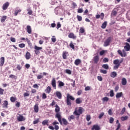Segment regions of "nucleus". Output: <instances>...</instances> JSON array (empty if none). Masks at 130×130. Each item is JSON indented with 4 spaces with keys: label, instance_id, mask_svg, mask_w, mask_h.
<instances>
[{
    "label": "nucleus",
    "instance_id": "f257e3e1",
    "mask_svg": "<svg viewBox=\"0 0 130 130\" xmlns=\"http://www.w3.org/2000/svg\"><path fill=\"white\" fill-rule=\"evenodd\" d=\"M85 111V110L82 107L76 108L74 112L75 115H81L83 112Z\"/></svg>",
    "mask_w": 130,
    "mask_h": 130
},
{
    "label": "nucleus",
    "instance_id": "f03ea898",
    "mask_svg": "<svg viewBox=\"0 0 130 130\" xmlns=\"http://www.w3.org/2000/svg\"><path fill=\"white\" fill-rule=\"evenodd\" d=\"M17 119L18 121H24L26 120V118L21 114H17Z\"/></svg>",
    "mask_w": 130,
    "mask_h": 130
},
{
    "label": "nucleus",
    "instance_id": "7ed1b4c3",
    "mask_svg": "<svg viewBox=\"0 0 130 130\" xmlns=\"http://www.w3.org/2000/svg\"><path fill=\"white\" fill-rule=\"evenodd\" d=\"M123 61V60L122 59H116L114 60L113 61L114 64L117 65V66H120V63H121Z\"/></svg>",
    "mask_w": 130,
    "mask_h": 130
},
{
    "label": "nucleus",
    "instance_id": "20e7f679",
    "mask_svg": "<svg viewBox=\"0 0 130 130\" xmlns=\"http://www.w3.org/2000/svg\"><path fill=\"white\" fill-rule=\"evenodd\" d=\"M110 42H111V38L110 37L108 39H107L106 41L105 42L104 46H105V47L108 46Z\"/></svg>",
    "mask_w": 130,
    "mask_h": 130
},
{
    "label": "nucleus",
    "instance_id": "39448f33",
    "mask_svg": "<svg viewBox=\"0 0 130 130\" xmlns=\"http://www.w3.org/2000/svg\"><path fill=\"white\" fill-rule=\"evenodd\" d=\"M86 35V30H85V28L84 27H80L79 29V35Z\"/></svg>",
    "mask_w": 130,
    "mask_h": 130
},
{
    "label": "nucleus",
    "instance_id": "423d86ee",
    "mask_svg": "<svg viewBox=\"0 0 130 130\" xmlns=\"http://www.w3.org/2000/svg\"><path fill=\"white\" fill-rule=\"evenodd\" d=\"M118 53H119L122 57L126 56V53L124 51V50H123V51L121 52L120 50H118Z\"/></svg>",
    "mask_w": 130,
    "mask_h": 130
},
{
    "label": "nucleus",
    "instance_id": "0eeeda50",
    "mask_svg": "<svg viewBox=\"0 0 130 130\" xmlns=\"http://www.w3.org/2000/svg\"><path fill=\"white\" fill-rule=\"evenodd\" d=\"M51 85L54 89H56V81L55 80V78H52L51 81Z\"/></svg>",
    "mask_w": 130,
    "mask_h": 130
},
{
    "label": "nucleus",
    "instance_id": "6e6552de",
    "mask_svg": "<svg viewBox=\"0 0 130 130\" xmlns=\"http://www.w3.org/2000/svg\"><path fill=\"white\" fill-rule=\"evenodd\" d=\"M9 6H10V3H9V2L5 3L3 6V10H4V11H6V10H7L9 7Z\"/></svg>",
    "mask_w": 130,
    "mask_h": 130
},
{
    "label": "nucleus",
    "instance_id": "1a4fd4ad",
    "mask_svg": "<svg viewBox=\"0 0 130 130\" xmlns=\"http://www.w3.org/2000/svg\"><path fill=\"white\" fill-rule=\"evenodd\" d=\"M125 46L124 47V48L126 51H129L130 50V45L128 43H125Z\"/></svg>",
    "mask_w": 130,
    "mask_h": 130
},
{
    "label": "nucleus",
    "instance_id": "9d476101",
    "mask_svg": "<svg viewBox=\"0 0 130 130\" xmlns=\"http://www.w3.org/2000/svg\"><path fill=\"white\" fill-rule=\"evenodd\" d=\"M68 37L69 38H71L72 39H76V38H77V36H76L73 32L70 33L68 35Z\"/></svg>",
    "mask_w": 130,
    "mask_h": 130
},
{
    "label": "nucleus",
    "instance_id": "9b49d317",
    "mask_svg": "<svg viewBox=\"0 0 130 130\" xmlns=\"http://www.w3.org/2000/svg\"><path fill=\"white\" fill-rule=\"evenodd\" d=\"M4 63H5V57H2L0 58V67H3V66H4Z\"/></svg>",
    "mask_w": 130,
    "mask_h": 130
},
{
    "label": "nucleus",
    "instance_id": "f8f14e48",
    "mask_svg": "<svg viewBox=\"0 0 130 130\" xmlns=\"http://www.w3.org/2000/svg\"><path fill=\"white\" fill-rule=\"evenodd\" d=\"M55 94L58 99H61L62 95H61V93H60V92L56 91Z\"/></svg>",
    "mask_w": 130,
    "mask_h": 130
},
{
    "label": "nucleus",
    "instance_id": "ddd939ff",
    "mask_svg": "<svg viewBox=\"0 0 130 130\" xmlns=\"http://www.w3.org/2000/svg\"><path fill=\"white\" fill-rule=\"evenodd\" d=\"M91 130H100V126H99L98 125H94Z\"/></svg>",
    "mask_w": 130,
    "mask_h": 130
},
{
    "label": "nucleus",
    "instance_id": "4468645a",
    "mask_svg": "<svg viewBox=\"0 0 130 130\" xmlns=\"http://www.w3.org/2000/svg\"><path fill=\"white\" fill-rule=\"evenodd\" d=\"M67 98L69 100H72L73 101H74V100H75V98H73V96L71 95L69 93L67 94Z\"/></svg>",
    "mask_w": 130,
    "mask_h": 130
},
{
    "label": "nucleus",
    "instance_id": "2eb2a0df",
    "mask_svg": "<svg viewBox=\"0 0 130 130\" xmlns=\"http://www.w3.org/2000/svg\"><path fill=\"white\" fill-rule=\"evenodd\" d=\"M27 32L28 34H31L32 33V29L31 28V26L30 25L27 26Z\"/></svg>",
    "mask_w": 130,
    "mask_h": 130
},
{
    "label": "nucleus",
    "instance_id": "dca6fc26",
    "mask_svg": "<svg viewBox=\"0 0 130 130\" xmlns=\"http://www.w3.org/2000/svg\"><path fill=\"white\" fill-rule=\"evenodd\" d=\"M56 117L58 118V121H59V122H61V116H60V113H57L56 114Z\"/></svg>",
    "mask_w": 130,
    "mask_h": 130
},
{
    "label": "nucleus",
    "instance_id": "f3484780",
    "mask_svg": "<svg viewBox=\"0 0 130 130\" xmlns=\"http://www.w3.org/2000/svg\"><path fill=\"white\" fill-rule=\"evenodd\" d=\"M34 110H35V112H36V113H37V112H38V111H39V108L38 107V104H36L34 106Z\"/></svg>",
    "mask_w": 130,
    "mask_h": 130
},
{
    "label": "nucleus",
    "instance_id": "a211bd4d",
    "mask_svg": "<svg viewBox=\"0 0 130 130\" xmlns=\"http://www.w3.org/2000/svg\"><path fill=\"white\" fill-rule=\"evenodd\" d=\"M8 101H5L3 104V108H8Z\"/></svg>",
    "mask_w": 130,
    "mask_h": 130
},
{
    "label": "nucleus",
    "instance_id": "6ab92c4d",
    "mask_svg": "<svg viewBox=\"0 0 130 130\" xmlns=\"http://www.w3.org/2000/svg\"><path fill=\"white\" fill-rule=\"evenodd\" d=\"M121 83H122V85H123V86H125V85H126V83H127L126 79L123 78L121 80Z\"/></svg>",
    "mask_w": 130,
    "mask_h": 130
},
{
    "label": "nucleus",
    "instance_id": "aec40b11",
    "mask_svg": "<svg viewBox=\"0 0 130 130\" xmlns=\"http://www.w3.org/2000/svg\"><path fill=\"white\" fill-rule=\"evenodd\" d=\"M51 91V87L50 86H48L47 88L45 89L46 93H47V94H49Z\"/></svg>",
    "mask_w": 130,
    "mask_h": 130
},
{
    "label": "nucleus",
    "instance_id": "412c9836",
    "mask_svg": "<svg viewBox=\"0 0 130 130\" xmlns=\"http://www.w3.org/2000/svg\"><path fill=\"white\" fill-rule=\"evenodd\" d=\"M116 76H117V74L115 72H113L110 74V77H111V78H115Z\"/></svg>",
    "mask_w": 130,
    "mask_h": 130
},
{
    "label": "nucleus",
    "instance_id": "4be33fe9",
    "mask_svg": "<svg viewBox=\"0 0 130 130\" xmlns=\"http://www.w3.org/2000/svg\"><path fill=\"white\" fill-rule=\"evenodd\" d=\"M74 63H75V64H76V66H79L81 63V59H77L75 60Z\"/></svg>",
    "mask_w": 130,
    "mask_h": 130
},
{
    "label": "nucleus",
    "instance_id": "5701e85b",
    "mask_svg": "<svg viewBox=\"0 0 130 130\" xmlns=\"http://www.w3.org/2000/svg\"><path fill=\"white\" fill-rule=\"evenodd\" d=\"M82 102V99H81V98H78L76 100V104H81Z\"/></svg>",
    "mask_w": 130,
    "mask_h": 130
},
{
    "label": "nucleus",
    "instance_id": "b1692460",
    "mask_svg": "<svg viewBox=\"0 0 130 130\" xmlns=\"http://www.w3.org/2000/svg\"><path fill=\"white\" fill-rule=\"evenodd\" d=\"M103 101V103H105V102H107L109 100V98L108 97H104L102 99Z\"/></svg>",
    "mask_w": 130,
    "mask_h": 130
},
{
    "label": "nucleus",
    "instance_id": "393cba45",
    "mask_svg": "<svg viewBox=\"0 0 130 130\" xmlns=\"http://www.w3.org/2000/svg\"><path fill=\"white\" fill-rule=\"evenodd\" d=\"M122 92H118L116 94V98H120V97H122Z\"/></svg>",
    "mask_w": 130,
    "mask_h": 130
},
{
    "label": "nucleus",
    "instance_id": "a878e982",
    "mask_svg": "<svg viewBox=\"0 0 130 130\" xmlns=\"http://www.w3.org/2000/svg\"><path fill=\"white\" fill-rule=\"evenodd\" d=\"M25 57L27 59H30V58L31 57V55L30 54V53H29V52H26Z\"/></svg>",
    "mask_w": 130,
    "mask_h": 130
},
{
    "label": "nucleus",
    "instance_id": "bb28decb",
    "mask_svg": "<svg viewBox=\"0 0 130 130\" xmlns=\"http://www.w3.org/2000/svg\"><path fill=\"white\" fill-rule=\"evenodd\" d=\"M6 20H7V16H3L2 18H1V22L2 23H4L5 22V21H6Z\"/></svg>",
    "mask_w": 130,
    "mask_h": 130
},
{
    "label": "nucleus",
    "instance_id": "cd10ccee",
    "mask_svg": "<svg viewBox=\"0 0 130 130\" xmlns=\"http://www.w3.org/2000/svg\"><path fill=\"white\" fill-rule=\"evenodd\" d=\"M106 26H107V22L105 21L102 25V29H105V28H106Z\"/></svg>",
    "mask_w": 130,
    "mask_h": 130
},
{
    "label": "nucleus",
    "instance_id": "c85d7f7f",
    "mask_svg": "<svg viewBox=\"0 0 130 130\" xmlns=\"http://www.w3.org/2000/svg\"><path fill=\"white\" fill-rule=\"evenodd\" d=\"M127 118H128V117L127 116H122L121 117V120L122 121H124V120H127Z\"/></svg>",
    "mask_w": 130,
    "mask_h": 130
},
{
    "label": "nucleus",
    "instance_id": "c756f323",
    "mask_svg": "<svg viewBox=\"0 0 130 130\" xmlns=\"http://www.w3.org/2000/svg\"><path fill=\"white\" fill-rule=\"evenodd\" d=\"M102 67L105 70H108L109 69V66L107 64H104L102 66Z\"/></svg>",
    "mask_w": 130,
    "mask_h": 130
},
{
    "label": "nucleus",
    "instance_id": "7c9ffc66",
    "mask_svg": "<svg viewBox=\"0 0 130 130\" xmlns=\"http://www.w3.org/2000/svg\"><path fill=\"white\" fill-rule=\"evenodd\" d=\"M55 112H59V110H60V109H59V107H58V105H56L55 106Z\"/></svg>",
    "mask_w": 130,
    "mask_h": 130
},
{
    "label": "nucleus",
    "instance_id": "2f4dec72",
    "mask_svg": "<svg viewBox=\"0 0 130 130\" xmlns=\"http://www.w3.org/2000/svg\"><path fill=\"white\" fill-rule=\"evenodd\" d=\"M116 9H114V10L112 11L111 15L112 16H116L117 14V12H116Z\"/></svg>",
    "mask_w": 130,
    "mask_h": 130
},
{
    "label": "nucleus",
    "instance_id": "473e14b6",
    "mask_svg": "<svg viewBox=\"0 0 130 130\" xmlns=\"http://www.w3.org/2000/svg\"><path fill=\"white\" fill-rule=\"evenodd\" d=\"M65 73H66V74H68V75H72V71L69 69H66L65 70Z\"/></svg>",
    "mask_w": 130,
    "mask_h": 130
},
{
    "label": "nucleus",
    "instance_id": "72a5a7b5",
    "mask_svg": "<svg viewBox=\"0 0 130 130\" xmlns=\"http://www.w3.org/2000/svg\"><path fill=\"white\" fill-rule=\"evenodd\" d=\"M98 60H99V57H98V56H95L94 58V61L95 63H97V62H98Z\"/></svg>",
    "mask_w": 130,
    "mask_h": 130
},
{
    "label": "nucleus",
    "instance_id": "f704fd0d",
    "mask_svg": "<svg viewBox=\"0 0 130 130\" xmlns=\"http://www.w3.org/2000/svg\"><path fill=\"white\" fill-rule=\"evenodd\" d=\"M48 121H49L48 120H45L42 121V123L43 125H45L48 123Z\"/></svg>",
    "mask_w": 130,
    "mask_h": 130
},
{
    "label": "nucleus",
    "instance_id": "c9c22d12",
    "mask_svg": "<svg viewBox=\"0 0 130 130\" xmlns=\"http://www.w3.org/2000/svg\"><path fill=\"white\" fill-rule=\"evenodd\" d=\"M51 40H52V42L53 43H55V42H56V38H55V36H53L52 37Z\"/></svg>",
    "mask_w": 130,
    "mask_h": 130
},
{
    "label": "nucleus",
    "instance_id": "e433bc0d",
    "mask_svg": "<svg viewBox=\"0 0 130 130\" xmlns=\"http://www.w3.org/2000/svg\"><path fill=\"white\" fill-rule=\"evenodd\" d=\"M35 49H36V50H41L42 49V47H38L36 45V46H35Z\"/></svg>",
    "mask_w": 130,
    "mask_h": 130
},
{
    "label": "nucleus",
    "instance_id": "4c0bfd02",
    "mask_svg": "<svg viewBox=\"0 0 130 130\" xmlns=\"http://www.w3.org/2000/svg\"><path fill=\"white\" fill-rule=\"evenodd\" d=\"M21 11V9H19L18 10H16L14 12L15 16H17L18 14H19V13H20Z\"/></svg>",
    "mask_w": 130,
    "mask_h": 130
},
{
    "label": "nucleus",
    "instance_id": "58836bf2",
    "mask_svg": "<svg viewBox=\"0 0 130 130\" xmlns=\"http://www.w3.org/2000/svg\"><path fill=\"white\" fill-rule=\"evenodd\" d=\"M58 86L59 87H63V86H64V83L61 81H59Z\"/></svg>",
    "mask_w": 130,
    "mask_h": 130
},
{
    "label": "nucleus",
    "instance_id": "ea45409f",
    "mask_svg": "<svg viewBox=\"0 0 130 130\" xmlns=\"http://www.w3.org/2000/svg\"><path fill=\"white\" fill-rule=\"evenodd\" d=\"M67 54H68V53L64 52H63L62 56L64 59H67Z\"/></svg>",
    "mask_w": 130,
    "mask_h": 130
},
{
    "label": "nucleus",
    "instance_id": "a19ab883",
    "mask_svg": "<svg viewBox=\"0 0 130 130\" xmlns=\"http://www.w3.org/2000/svg\"><path fill=\"white\" fill-rule=\"evenodd\" d=\"M19 47H20V48H24V47H25V45L24 43H22V44H19Z\"/></svg>",
    "mask_w": 130,
    "mask_h": 130
},
{
    "label": "nucleus",
    "instance_id": "79ce46f5",
    "mask_svg": "<svg viewBox=\"0 0 130 130\" xmlns=\"http://www.w3.org/2000/svg\"><path fill=\"white\" fill-rule=\"evenodd\" d=\"M75 119V116L74 115H71L70 117H69L68 119L70 121H71V120H72V119Z\"/></svg>",
    "mask_w": 130,
    "mask_h": 130
},
{
    "label": "nucleus",
    "instance_id": "37998d69",
    "mask_svg": "<svg viewBox=\"0 0 130 130\" xmlns=\"http://www.w3.org/2000/svg\"><path fill=\"white\" fill-rule=\"evenodd\" d=\"M10 78H11L12 79H15L16 80L17 79V76L15 75H14L13 74H11L9 76Z\"/></svg>",
    "mask_w": 130,
    "mask_h": 130
},
{
    "label": "nucleus",
    "instance_id": "c03bdc74",
    "mask_svg": "<svg viewBox=\"0 0 130 130\" xmlns=\"http://www.w3.org/2000/svg\"><path fill=\"white\" fill-rule=\"evenodd\" d=\"M10 100L11 102H15V101H16V97L12 96L10 98Z\"/></svg>",
    "mask_w": 130,
    "mask_h": 130
},
{
    "label": "nucleus",
    "instance_id": "a18cd8bd",
    "mask_svg": "<svg viewBox=\"0 0 130 130\" xmlns=\"http://www.w3.org/2000/svg\"><path fill=\"white\" fill-rule=\"evenodd\" d=\"M67 105H69V106L72 105V102L70 100L67 99Z\"/></svg>",
    "mask_w": 130,
    "mask_h": 130
},
{
    "label": "nucleus",
    "instance_id": "49530a36",
    "mask_svg": "<svg viewBox=\"0 0 130 130\" xmlns=\"http://www.w3.org/2000/svg\"><path fill=\"white\" fill-rule=\"evenodd\" d=\"M60 27H61V24H60V22H57V30H58V29H59V28H60Z\"/></svg>",
    "mask_w": 130,
    "mask_h": 130
},
{
    "label": "nucleus",
    "instance_id": "de8ad7c7",
    "mask_svg": "<svg viewBox=\"0 0 130 130\" xmlns=\"http://www.w3.org/2000/svg\"><path fill=\"white\" fill-rule=\"evenodd\" d=\"M30 93L28 92H25L23 94L24 97H29Z\"/></svg>",
    "mask_w": 130,
    "mask_h": 130
},
{
    "label": "nucleus",
    "instance_id": "09e8293b",
    "mask_svg": "<svg viewBox=\"0 0 130 130\" xmlns=\"http://www.w3.org/2000/svg\"><path fill=\"white\" fill-rule=\"evenodd\" d=\"M110 96L111 97H113L114 96V93L113 92V90H111L110 92Z\"/></svg>",
    "mask_w": 130,
    "mask_h": 130
},
{
    "label": "nucleus",
    "instance_id": "8fccbe9b",
    "mask_svg": "<svg viewBox=\"0 0 130 130\" xmlns=\"http://www.w3.org/2000/svg\"><path fill=\"white\" fill-rule=\"evenodd\" d=\"M4 92H5V90L0 88V95H4Z\"/></svg>",
    "mask_w": 130,
    "mask_h": 130
},
{
    "label": "nucleus",
    "instance_id": "3c124183",
    "mask_svg": "<svg viewBox=\"0 0 130 130\" xmlns=\"http://www.w3.org/2000/svg\"><path fill=\"white\" fill-rule=\"evenodd\" d=\"M70 46L71 48H72V49H75V46L73 45V42H71Z\"/></svg>",
    "mask_w": 130,
    "mask_h": 130
},
{
    "label": "nucleus",
    "instance_id": "603ef678",
    "mask_svg": "<svg viewBox=\"0 0 130 130\" xmlns=\"http://www.w3.org/2000/svg\"><path fill=\"white\" fill-rule=\"evenodd\" d=\"M16 69H17L18 71H21V69H22V67H21V65L17 64Z\"/></svg>",
    "mask_w": 130,
    "mask_h": 130
},
{
    "label": "nucleus",
    "instance_id": "864d4df0",
    "mask_svg": "<svg viewBox=\"0 0 130 130\" xmlns=\"http://www.w3.org/2000/svg\"><path fill=\"white\" fill-rule=\"evenodd\" d=\"M38 122H39V118H38L34 121V124H37V123H38Z\"/></svg>",
    "mask_w": 130,
    "mask_h": 130
},
{
    "label": "nucleus",
    "instance_id": "5fc2aeb1",
    "mask_svg": "<svg viewBox=\"0 0 130 130\" xmlns=\"http://www.w3.org/2000/svg\"><path fill=\"white\" fill-rule=\"evenodd\" d=\"M113 121H114V119L112 117H111L109 120L110 123H113Z\"/></svg>",
    "mask_w": 130,
    "mask_h": 130
},
{
    "label": "nucleus",
    "instance_id": "6e6d98bb",
    "mask_svg": "<svg viewBox=\"0 0 130 130\" xmlns=\"http://www.w3.org/2000/svg\"><path fill=\"white\" fill-rule=\"evenodd\" d=\"M100 72L102 74H107V71H106V70H101Z\"/></svg>",
    "mask_w": 130,
    "mask_h": 130
},
{
    "label": "nucleus",
    "instance_id": "4d7b16f0",
    "mask_svg": "<svg viewBox=\"0 0 130 130\" xmlns=\"http://www.w3.org/2000/svg\"><path fill=\"white\" fill-rule=\"evenodd\" d=\"M62 121L63 124H68V121H67V120H66L65 119H62Z\"/></svg>",
    "mask_w": 130,
    "mask_h": 130
},
{
    "label": "nucleus",
    "instance_id": "13d9d810",
    "mask_svg": "<svg viewBox=\"0 0 130 130\" xmlns=\"http://www.w3.org/2000/svg\"><path fill=\"white\" fill-rule=\"evenodd\" d=\"M106 51H107L106 50H103V51H101L100 52V55H103V54H104L105 53V52H106Z\"/></svg>",
    "mask_w": 130,
    "mask_h": 130
},
{
    "label": "nucleus",
    "instance_id": "bf43d9fd",
    "mask_svg": "<svg viewBox=\"0 0 130 130\" xmlns=\"http://www.w3.org/2000/svg\"><path fill=\"white\" fill-rule=\"evenodd\" d=\"M85 91H89V90H91V87H90V86H86L85 88Z\"/></svg>",
    "mask_w": 130,
    "mask_h": 130
},
{
    "label": "nucleus",
    "instance_id": "052dcab7",
    "mask_svg": "<svg viewBox=\"0 0 130 130\" xmlns=\"http://www.w3.org/2000/svg\"><path fill=\"white\" fill-rule=\"evenodd\" d=\"M90 119H91V116L89 115H87L86 116V120L87 121H89Z\"/></svg>",
    "mask_w": 130,
    "mask_h": 130
},
{
    "label": "nucleus",
    "instance_id": "680f3d73",
    "mask_svg": "<svg viewBox=\"0 0 130 130\" xmlns=\"http://www.w3.org/2000/svg\"><path fill=\"white\" fill-rule=\"evenodd\" d=\"M47 98V96H46V94H45V93H43L42 94L43 99H46Z\"/></svg>",
    "mask_w": 130,
    "mask_h": 130
},
{
    "label": "nucleus",
    "instance_id": "e2e57ef3",
    "mask_svg": "<svg viewBox=\"0 0 130 130\" xmlns=\"http://www.w3.org/2000/svg\"><path fill=\"white\" fill-rule=\"evenodd\" d=\"M77 19H78V21H82V16L77 15Z\"/></svg>",
    "mask_w": 130,
    "mask_h": 130
},
{
    "label": "nucleus",
    "instance_id": "0e129e2a",
    "mask_svg": "<svg viewBox=\"0 0 130 130\" xmlns=\"http://www.w3.org/2000/svg\"><path fill=\"white\" fill-rule=\"evenodd\" d=\"M103 115H104V113L102 112L101 113L99 116V118L101 119L102 118V117L103 116Z\"/></svg>",
    "mask_w": 130,
    "mask_h": 130
},
{
    "label": "nucleus",
    "instance_id": "69168bd1",
    "mask_svg": "<svg viewBox=\"0 0 130 130\" xmlns=\"http://www.w3.org/2000/svg\"><path fill=\"white\" fill-rule=\"evenodd\" d=\"M10 40L12 42H16V39L15 38H11Z\"/></svg>",
    "mask_w": 130,
    "mask_h": 130
},
{
    "label": "nucleus",
    "instance_id": "338daca9",
    "mask_svg": "<svg viewBox=\"0 0 130 130\" xmlns=\"http://www.w3.org/2000/svg\"><path fill=\"white\" fill-rule=\"evenodd\" d=\"M124 112H125V108L124 107L122 109V111L121 112V114H123V113H124Z\"/></svg>",
    "mask_w": 130,
    "mask_h": 130
},
{
    "label": "nucleus",
    "instance_id": "774afa93",
    "mask_svg": "<svg viewBox=\"0 0 130 130\" xmlns=\"http://www.w3.org/2000/svg\"><path fill=\"white\" fill-rule=\"evenodd\" d=\"M83 12H84V11L83 10V9H78V13H83Z\"/></svg>",
    "mask_w": 130,
    "mask_h": 130
}]
</instances>
